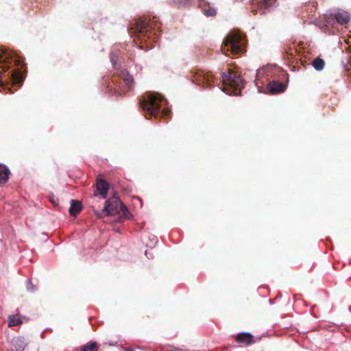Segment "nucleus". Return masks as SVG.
Listing matches in <instances>:
<instances>
[{
  "label": "nucleus",
  "mask_w": 351,
  "mask_h": 351,
  "mask_svg": "<svg viewBox=\"0 0 351 351\" xmlns=\"http://www.w3.org/2000/svg\"><path fill=\"white\" fill-rule=\"evenodd\" d=\"M115 56H111V61L112 62V64H114V61H115Z\"/></svg>",
  "instance_id": "25"
},
{
  "label": "nucleus",
  "mask_w": 351,
  "mask_h": 351,
  "mask_svg": "<svg viewBox=\"0 0 351 351\" xmlns=\"http://www.w3.org/2000/svg\"><path fill=\"white\" fill-rule=\"evenodd\" d=\"M267 89L271 94H278L284 92L286 90V85L282 82L278 81H271L267 84Z\"/></svg>",
  "instance_id": "12"
},
{
  "label": "nucleus",
  "mask_w": 351,
  "mask_h": 351,
  "mask_svg": "<svg viewBox=\"0 0 351 351\" xmlns=\"http://www.w3.org/2000/svg\"><path fill=\"white\" fill-rule=\"evenodd\" d=\"M222 84V90L230 95L240 94L243 87L241 75L232 69H228L227 73H223Z\"/></svg>",
  "instance_id": "5"
},
{
  "label": "nucleus",
  "mask_w": 351,
  "mask_h": 351,
  "mask_svg": "<svg viewBox=\"0 0 351 351\" xmlns=\"http://www.w3.org/2000/svg\"><path fill=\"white\" fill-rule=\"evenodd\" d=\"M235 341L245 346H250L255 343L254 337L248 332H241L236 335Z\"/></svg>",
  "instance_id": "11"
},
{
  "label": "nucleus",
  "mask_w": 351,
  "mask_h": 351,
  "mask_svg": "<svg viewBox=\"0 0 351 351\" xmlns=\"http://www.w3.org/2000/svg\"><path fill=\"white\" fill-rule=\"evenodd\" d=\"M112 83L114 93L118 95H122L131 89L133 78L126 70H121L117 76L112 78Z\"/></svg>",
  "instance_id": "6"
},
{
  "label": "nucleus",
  "mask_w": 351,
  "mask_h": 351,
  "mask_svg": "<svg viewBox=\"0 0 351 351\" xmlns=\"http://www.w3.org/2000/svg\"><path fill=\"white\" fill-rule=\"evenodd\" d=\"M276 2L277 0H257V3L261 4V6L265 9L273 7Z\"/></svg>",
  "instance_id": "19"
},
{
  "label": "nucleus",
  "mask_w": 351,
  "mask_h": 351,
  "mask_svg": "<svg viewBox=\"0 0 351 351\" xmlns=\"http://www.w3.org/2000/svg\"><path fill=\"white\" fill-rule=\"evenodd\" d=\"M200 7L206 16H215L217 14V10L210 6L209 3H201Z\"/></svg>",
  "instance_id": "13"
},
{
  "label": "nucleus",
  "mask_w": 351,
  "mask_h": 351,
  "mask_svg": "<svg viewBox=\"0 0 351 351\" xmlns=\"http://www.w3.org/2000/svg\"><path fill=\"white\" fill-rule=\"evenodd\" d=\"M82 210V204L77 200L73 199L69 208V213L72 216H76Z\"/></svg>",
  "instance_id": "14"
},
{
  "label": "nucleus",
  "mask_w": 351,
  "mask_h": 351,
  "mask_svg": "<svg viewBox=\"0 0 351 351\" xmlns=\"http://www.w3.org/2000/svg\"><path fill=\"white\" fill-rule=\"evenodd\" d=\"M192 81L198 86L208 87L214 83V77L208 72L197 70L193 73Z\"/></svg>",
  "instance_id": "8"
},
{
  "label": "nucleus",
  "mask_w": 351,
  "mask_h": 351,
  "mask_svg": "<svg viewBox=\"0 0 351 351\" xmlns=\"http://www.w3.org/2000/svg\"><path fill=\"white\" fill-rule=\"evenodd\" d=\"M170 351H182L181 349L177 348H172Z\"/></svg>",
  "instance_id": "23"
},
{
  "label": "nucleus",
  "mask_w": 351,
  "mask_h": 351,
  "mask_svg": "<svg viewBox=\"0 0 351 351\" xmlns=\"http://www.w3.org/2000/svg\"><path fill=\"white\" fill-rule=\"evenodd\" d=\"M23 323L21 317L18 315H10L8 317V326H15Z\"/></svg>",
  "instance_id": "17"
},
{
  "label": "nucleus",
  "mask_w": 351,
  "mask_h": 351,
  "mask_svg": "<svg viewBox=\"0 0 351 351\" xmlns=\"http://www.w3.org/2000/svg\"><path fill=\"white\" fill-rule=\"evenodd\" d=\"M121 211L123 219H128L130 213L127 207L122 203L118 197H112L106 200L103 213L106 215H113Z\"/></svg>",
  "instance_id": "7"
},
{
  "label": "nucleus",
  "mask_w": 351,
  "mask_h": 351,
  "mask_svg": "<svg viewBox=\"0 0 351 351\" xmlns=\"http://www.w3.org/2000/svg\"><path fill=\"white\" fill-rule=\"evenodd\" d=\"M10 171L3 165L0 164V183H5L9 178Z\"/></svg>",
  "instance_id": "15"
},
{
  "label": "nucleus",
  "mask_w": 351,
  "mask_h": 351,
  "mask_svg": "<svg viewBox=\"0 0 351 351\" xmlns=\"http://www.w3.org/2000/svg\"><path fill=\"white\" fill-rule=\"evenodd\" d=\"M245 38L240 33L231 32L225 37L221 50L226 55L235 56L245 51Z\"/></svg>",
  "instance_id": "4"
},
{
  "label": "nucleus",
  "mask_w": 351,
  "mask_h": 351,
  "mask_svg": "<svg viewBox=\"0 0 351 351\" xmlns=\"http://www.w3.org/2000/svg\"><path fill=\"white\" fill-rule=\"evenodd\" d=\"M297 50L295 48L287 47L285 49V56L287 58H292L295 56Z\"/></svg>",
  "instance_id": "20"
},
{
  "label": "nucleus",
  "mask_w": 351,
  "mask_h": 351,
  "mask_svg": "<svg viewBox=\"0 0 351 351\" xmlns=\"http://www.w3.org/2000/svg\"><path fill=\"white\" fill-rule=\"evenodd\" d=\"M124 351H134V350L132 348H126L124 349Z\"/></svg>",
  "instance_id": "24"
},
{
  "label": "nucleus",
  "mask_w": 351,
  "mask_h": 351,
  "mask_svg": "<svg viewBox=\"0 0 351 351\" xmlns=\"http://www.w3.org/2000/svg\"><path fill=\"white\" fill-rule=\"evenodd\" d=\"M23 61L15 52L0 47V86H20L23 80Z\"/></svg>",
  "instance_id": "1"
},
{
  "label": "nucleus",
  "mask_w": 351,
  "mask_h": 351,
  "mask_svg": "<svg viewBox=\"0 0 351 351\" xmlns=\"http://www.w3.org/2000/svg\"><path fill=\"white\" fill-rule=\"evenodd\" d=\"M94 196H100L101 197L105 199L108 195V193L109 191V184L106 180L102 178H97L96 180V183L94 185Z\"/></svg>",
  "instance_id": "10"
},
{
  "label": "nucleus",
  "mask_w": 351,
  "mask_h": 351,
  "mask_svg": "<svg viewBox=\"0 0 351 351\" xmlns=\"http://www.w3.org/2000/svg\"><path fill=\"white\" fill-rule=\"evenodd\" d=\"M81 351H98L99 346L95 341H90L81 346Z\"/></svg>",
  "instance_id": "16"
},
{
  "label": "nucleus",
  "mask_w": 351,
  "mask_h": 351,
  "mask_svg": "<svg viewBox=\"0 0 351 351\" xmlns=\"http://www.w3.org/2000/svg\"><path fill=\"white\" fill-rule=\"evenodd\" d=\"M160 23L156 17H143L135 23L134 33L141 43H147L146 48H152V43L158 40Z\"/></svg>",
  "instance_id": "2"
},
{
  "label": "nucleus",
  "mask_w": 351,
  "mask_h": 351,
  "mask_svg": "<svg viewBox=\"0 0 351 351\" xmlns=\"http://www.w3.org/2000/svg\"><path fill=\"white\" fill-rule=\"evenodd\" d=\"M350 20V14L344 10H338L325 17V21L327 25H332L335 21L340 25H345L347 24Z\"/></svg>",
  "instance_id": "9"
},
{
  "label": "nucleus",
  "mask_w": 351,
  "mask_h": 351,
  "mask_svg": "<svg viewBox=\"0 0 351 351\" xmlns=\"http://www.w3.org/2000/svg\"><path fill=\"white\" fill-rule=\"evenodd\" d=\"M312 64L317 71H321L324 69L325 62L323 59L317 58L313 61Z\"/></svg>",
  "instance_id": "18"
},
{
  "label": "nucleus",
  "mask_w": 351,
  "mask_h": 351,
  "mask_svg": "<svg viewBox=\"0 0 351 351\" xmlns=\"http://www.w3.org/2000/svg\"><path fill=\"white\" fill-rule=\"evenodd\" d=\"M163 103L167 104L165 97L162 95L154 92H147L139 99L140 108L145 113L147 119L152 117L156 118L168 117L170 112L169 110L167 108L161 109Z\"/></svg>",
  "instance_id": "3"
},
{
  "label": "nucleus",
  "mask_w": 351,
  "mask_h": 351,
  "mask_svg": "<svg viewBox=\"0 0 351 351\" xmlns=\"http://www.w3.org/2000/svg\"><path fill=\"white\" fill-rule=\"evenodd\" d=\"M261 71H258L257 72V74H256V79L255 80V82H256V86H259V84H262V82H260V80H259V78H258V77H259V76H260V75H261Z\"/></svg>",
  "instance_id": "21"
},
{
  "label": "nucleus",
  "mask_w": 351,
  "mask_h": 351,
  "mask_svg": "<svg viewBox=\"0 0 351 351\" xmlns=\"http://www.w3.org/2000/svg\"><path fill=\"white\" fill-rule=\"evenodd\" d=\"M50 201H51V202L53 204H54V205H57V202H56V201L54 199V198H53V197H51V198L50 199Z\"/></svg>",
  "instance_id": "22"
}]
</instances>
